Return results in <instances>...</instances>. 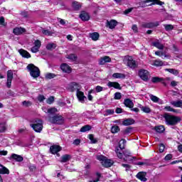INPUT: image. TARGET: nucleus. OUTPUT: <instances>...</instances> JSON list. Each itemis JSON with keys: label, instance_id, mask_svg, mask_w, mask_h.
Segmentation results:
<instances>
[{"label": "nucleus", "instance_id": "11", "mask_svg": "<svg viewBox=\"0 0 182 182\" xmlns=\"http://www.w3.org/2000/svg\"><path fill=\"white\" fill-rule=\"evenodd\" d=\"M123 154L124 156V161H133V159H136V157L132 156V153H130L129 151H124Z\"/></svg>", "mask_w": 182, "mask_h": 182}, {"label": "nucleus", "instance_id": "6", "mask_svg": "<svg viewBox=\"0 0 182 182\" xmlns=\"http://www.w3.org/2000/svg\"><path fill=\"white\" fill-rule=\"evenodd\" d=\"M149 75H150V73L146 70L141 69L139 71V77H141V79L142 80H144V82H147L149 80Z\"/></svg>", "mask_w": 182, "mask_h": 182}, {"label": "nucleus", "instance_id": "52", "mask_svg": "<svg viewBox=\"0 0 182 182\" xmlns=\"http://www.w3.org/2000/svg\"><path fill=\"white\" fill-rule=\"evenodd\" d=\"M154 66H163L164 65V63H163L161 60H156L154 62Z\"/></svg>", "mask_w": 182, "mask_h": 182}, {"label": "nucleus", "instance_id": "20", "mask_svg": "<svg viewBox=\"0 0 182 182\" xmlns=\"http://www.w3.org/2000/svg\"><path fill=\"white\" fill-rule=\"evenodd\" d=\"M18 53L22 56V58H26V59H29V58H31V54L24 49L18 50Z\"/></svg>", "mask_w": 182, "mask_h": 182}, {"label": "nucleus", "instance_id": "50", "mask_svg": "<svg viewBox=\"0 0 182 182\" xmlns=\"http://www.w3.org/2000/svg\"><path fill=\"white\" fill-rule=\"evenodd\" d=\"M164 110H166V112H173V113H177V109H174V108H172L170 106L165 107Z\"/></svg>", "mask_w": 182, "mask_h": 182}, {"label": "nucleus", "instance_id": "32", "mask_svg": "<svg viewBox=\"0 0 182 182\" xmlns=\"http://www.w3.org/2000/svg\"><path fill=\"white\" fill-rule=\"evenodd\" d=\"M149 2H153L154 4H156V5H164V3L160 1V0H145L143 1L144 4H147Z\"/></svg>", "mask_w": 182, "mask_h": 182}, {"label": "nucleus", "instance_id": "39", "mask_svg": "<svg viewBox=\"0 0 182 182\" xmlns=\"http://www.w3.org/2000/svg\"><path fill=\"white\" fill-rule=\"evenodd\" d=\"M0 174H9V169L5 166L0 168Z\"/></svg>", "mask_w": 182, "mask_h": 182}, {"label": "nucleus", "instance_id": "13", "mask_svg": "<svg viewBox=\"0 0 182 182\" xmlns=\"http://www.w3.org/2000/svg\"><path fill=\"white\" fill-rule=\"evenodd\" d=\"M60 69L61 70H63V72H64L65 73H72V68H70V66H69L68 64L66 63H63L60 65Z\"/></svg>", "mask_w": 182, "mask_h": 182}, {"label": "nucleus", "instance_id": "19", "mask_svg": "<svg viewBox=\"0 0 182 182\" xmlns=\"http://www.w3.org/2000/svg\"><path fill=\"white\" fill-rule=\"evenodd\" d=\"M122 124L123 126H132V124H134V119L132 118L125 119L122 121Z\"/></svg>", "mask_w": 182, "mask_h": 182}, {"label": "nucleus", "instance_id": "55", "mask_svg": "<svg viewBox=\"0 0 182 182\" xmlns=\"http://www.w3.org/2000/svg\"><path fill=\"white\" fill-rule=\"evenodd\" d=\"M114 99H115V100H120L122 99V93L115 92Z\"/></svg>", "mask_w": 182, "mask_h": 182}, {"label": "nucleus", "instance_id": "30", "mask_svg": "<svg viewBox=\"0 0 182 182\" xmlns=\"http://www.w3.org/2000/svg\"><path fill=\"white\" fill-rule=\"evenodd\" d=\"M100 36L99 35V33H97V32H95V33H92L90 34V38H91V39L92 41H98Z\"/></svg>", "mask_w": 182, "mask_h": 182}, {"label": "nucleus", "instance_id": "29", "mask_svg": "<svg viewBox=\"0 0 182 182\" xmlns=\"http://www.w3.org/2000/svg\"><path fill=\"white\" fill-rule=\"evenodd\" d=\"M112 77H114L115 79H125L126 75L122 73H116L112 75Z\"/></svg>", "mask_w": 182, "mask_h": 182}, {"label": "nucleus", "instance_id": "26", "mask_svg": "<svg viewBox=\"0 0 182 182\" xmlns=\"http://www.w3.org/2000/svg\"><path fill=\"white\" fill-rule=\"evenodd\" d=\"M72 159V156L69 154H65L61 156L60 163H68L69 160Z\"/></svg>", "mask_w": 182, "mask_h": 182}, {"label": "nucleus", "instance_id": "7", "mask_svg": "<svg viewBox=\"0 0 182 182\" xmlns=\"http://www.w3.org/2000/svg\"><path fill=\"white\" fill-rule=\"evenodd\" d=\"M14 79V72L11 70L7 71V82H6V87L8 89H11V86H12V80Z\"/></svg>", "mask_w": 182, "mask_h": 182}, {"label": "nucleus", "instance_id": "12", "mask_svg": "<svg viewBox=\"0 0 182 182\" xmlns=\"http://www.w3.org/2000/svg\"><path fill=\"white\" fill-rule=\"evenodd\" d=\"M127 66L131 68V69H136L137 68V63H136V61L132 57H129L127 59Z\"/></svg>", "mask_w": 182, "mask_h": 182}, {"label": "nucleus", "instance_id": "15", "mask_svg": "<svg viewBox=\"0 0 182 182\" xmlns=\"http://www.w3.org/2000/svg\"><path fill=\"white\" fill-rule=\"evenodd\" d=\"M146 172H139L136 177V178H139V180H141V181L145 182L147 181V178H146Z\"/></svg>", "mask_w": 182, "mask_h": 182}, {"label": "nucleus", "instance_id": "49", "mask_svg": "<svg viewBox=\"0 0 182 182\" xmlns=\"http://www.w3.org/2000/svg\"><path fill=\"white\" fill-rule=\"evenodd\" d=\"M56 77V75L52 73H48L46 75V79H53Z\"/></svg>", "mask_w": 182, "mask_h": 182}, {"label": "nucleus", "instance_id": "18", "mask_svg": "<svg viewBox=\"0 0 182 182\" xmlns=\"http://www.w3.org/2000/svg\"><path fill=\"white\" fill-rule=\"evenodd\" d=\"M160 25V23L159 21H156L154 23H146L143 25L144 28H147L149 29L151 28H156V26H159Z\"/></svg>", "mask_w": 182, "mask_h": 182}, {"label": "nucleus", "instance_id": "60", "mask_svg": "<svg viewBox=\"0 0 182 182\" xmlns=\"http://www.w3.org/2000/svg\"><path fill=\"white\" fill-rule=\"evenodd\" d=\"M95 91L97 92V93L103 92V87H102L100 85H97V87H95Z\"/></svg>", "mask_w": 182, "mask_h": 182}, {"label": "nucleus", "instance_id": "44", "mask_svg": "<svg viewBox=\"0 0 182 182\" xmlns=\"http://www.w3.org/2000/svg\"><path fill=\"white\" fill-rule=\"evenodd\" d=\"M164 26L167 32L174 29V26H173L171 24H164Z\"/></svg>", "mask_w": 182, "mask_h": 182}, {"label": "nucleus", "instance_id": "57", "mask_svg": "<svg viewBox=\"0 0 182 182\" xmlns=\"http://www.w3.org/2000/svg\"><path fill=\"white\" fill-rule=\"evenodd\" d=\"M42 33H43V35H46V36H52V32L49 31V30H43Z\"/></svg>", "mask_w": 182, "mask_h": 182}, {"label": "nucleus", "instance_id": "38", "mask_svg": "<svg viewBox=\"0 0 182 182\" xmlns=\"http://www.w3.org/2000/svg\"><path fill=\"white\" fill-rule=\"evenodd\" d=\"M119 132H120V128L119 127V126L115 125L112 127L111 133H113V134H114L116 133H119Z\"/></svg>", "mask_w": 182, "mask_h": 182}, {"label": "nucleus", "instance_id": "37", "mask_svg": "<svg viewBox=\"0 0 182 182\" xmlns=\"http://www.w3.org/2000/svg\"><path fill=\"white\" fill-rule=\"evenodd\" d=\"M6 132V124L5 122L0 123V133Z\"/></svg>", "mask_w": 182, "mask_h": 182}, {"label": "nucleus", "instance_id": "34", "mask_svg": "<svg viewBox=\"0 0 182 182\" xmlns=\"http://www.w3.org/2000/svg\"><path fill=\"white\" fill-rule=\"evenodd\" d=\"M163 80V77H153L151 78L152 83H162Z\"/></svg>", "mask_w": 182, "mask_h": 182}, {"label": "nucleus", "instance_id": "46", "mask_svg": "<svg viewBox=\"0 0 182 182\" xmlns=\"http://www.w3.org/2000/svg\"><path fill=\"white\" fill-rule=\"evenodd\" d=\"M56 48V44L55 43H48L46 46L47 50H52V49H55Z\"/></svg>", "mask_w": 182, "mask_h": 182}, {"label": "nucleus", "instance_id": "43", "mask_svg": "<svg viewBox=\"0 0 182 182\" xmlns=\"http://www.w3.org/2000/svg\"><path fill=\"white\" fill-rule=\"evenodd\" d=\"M56 112H58V109L56 108H50L45 111V113H49V114H54Z\"/></svg>", "mask_w": 182, "mask_h": 182}, {"label": "nucleus", "instance_id": "47", "mask_svg": "<svg viewBox=\"0 0 182 182\" xmlns=\"http://www.w3.org/2000/svg\"><path fill=\"white\" fill-rule=\"evenodd\" d=\"M88 137H89L91 143H92V144H95L97 143V139L95 138L93 134H89Z\"/></svg>", "mask_w": 182, "mask_h": 182}, {"label": "nucleus", "instance_id": "61", "mask_svg": "<svg viewBox=\"0 0 182 182\" xmlns=\"http://www.w3.org/2000/svg\"><path fill=\"white\" fill-rule=\"evenodd\" d=\"M31 51L33 53H38V52H39V48L38 47L33 46V47L31 48Z\"/></svg>", "mask_w": 182, "mask_h": 182}, {"label": "nucleus", "instance_id": "40", "mask_svg": "<svg viewBox=\"0 0 182 182\" xmlns=\"http://www.w3.org/2000/svg\"><path fill=\"white\" fill-rule=\"evenodd\" d=\"M149 97H150L151 100L152 102H154V103H159V102L160 101V98H159L158 97H156L154 95H150Z\"/></svg>", "mask_w": 182, "mask_h": 182}, {"label": "nucleus", "instance_id": "54", "mask_svg": "<svg viewBox=\"0 0 182 182\" xmlns=\"http://www.w3.org/2000/svg\"><path fill=\"white\" fill-rule=\"evenodd\" d=\"M110 114H114V109H106L105 116H110Z\"/></svg>", "mask_w": 182, "mask_h": 182}, {"label": "nucleus", "instance_id": "62", "mask_svg": "<svg viewBox=\"0 0 182 182\" xmlns=\"http://www.w3.org/2000/svg\"><path fill=\"white\" fill-rule=\"evenodd\" d=\"M164 149H166V146L163 144H160L159 145V152L163 153L164 151Z\"/></svg>", "mask_w": 182, "mask_h": 182}, {"label": "nucleus", "instance_id": "17", "mask_svg": "<svg viewBox=\"0 0 182 182\" xmlns=\"http://www.w3.org/2000/svg\"><path fill=\"white\" fill-rule=\"evenodd\" d=\"M124 105L126 107H129V109H132V107H134V103L132 100L129 98H127L124 100Z\"/></svg>", "mask_w": 182, "mask_h": 182}, {"label": "nucleus", "instance_id": "2", "mask_svg": "<svg viewBox=\"0 0 182 182\" xmlns=\"http://www.w3.org/2000/svg\"><path fill=\"white\" fill-rule=\"evenodd\" d=\"M31 124H30V127L36 133H41V132L43 130V122L42 121V119H33L31 120Z\"/></svg>", "mask_w": 182, "mask_h": 182}, {"label": "nucleus", "instance_id": "64", "mask_svg": "<svg viewBox=\"0 0 182 182\" xmlns=\"http://www.w3.org/2000/svg\"><path fill=\"white\" fill-rule=\"evenodd\" d=\"M38 102H43V100H45V96L41 95H38Z\"/></svg>", "mask_w": 182, "mask_h": 182}, {"label": "nucleus", "instance_id": "21", "mask_svg": "<svg viewBox=\"0 0 182 182\" xmlns=\"http://www.w3.org/2000/svg\"><path fill=\"white\" fill-rule=\"evenodd\" d=\"M138 107L141 109V112L144 113H151V109L147 106H143L141 104H138Z\"/></svg>", "mask_w": 182, "mask_h": 182}, {"label": "nucleus", "instance_id": "35", "mask_svg": "<svg viewBox=\"0 0 182 182\" xmlns=\"http://www.w3.org/2000/svg\"><path fill=\"white\" fill-rule=\"evenodd\" d=\"M165 70L169 73H171L172 75H175V76H177V75L179 73L178 70H176L174 68H166Z\"/></svg>", "mask_w": 182, "mask_h": 182}, {"label": "nucleus", "instance_id": "22", "mask_svg": "<svg viewBox=\"0 0 182 182\" xmlns=\"http://www.w3.org/2000/svg\"><path fill=\"white\" fill-rule=\"evenodd\" d=\"M76 95H77V97L80 100V102L83 103L85 102V99H86L83 92H81L80 90H77L76 92Z\"/></svg>", "mask_w": 182, "mask_h": 182}, {"label": "nucleus", "instance_id": "23", "mask_svg": "<svg viewBox=\"0 0 182 182\" xmlns=\"http://www.w3.org/2000/svg\"><path fill=\"white\" fill-rule=\"evenodd\" d=\"M13 159V160H16V161L18 162L23 161V157H22L21 155H18L16 154H12L10 157V159Z\"/></svg>", "mask_w": 182, "mask_h": 182}, {"label": "nucleus", "instance_id": "63", "mask_svg": "<svg viewBox=\"0 0 182 182\" xmlns=\"http://www.w3.org/2000/svg\"><path fill=\"white\" fill-rule=\"evenodd\" d=\"M57 21H58V22H59V23H60V25H66V21H65V20H63L60 18H58Z\"/></svg>", "mask_w": 182, "mask_h": 182}, {"label": "nucleus", "instance_id": "59", "mask_svg": "<svg viewBox=\"0 0 182 182\" xmlns=\"http://www.w3.org/2000/svg\"><path fill=\"white\" fill-rule=\"evenodd\" d=\"M0 25L2 26H6V23H5V18H4V16L0 17Z\"/></svg>", "mask_w": 182, "mask_h": 182}, {"label": "nucleus", "instance_id": "25", "mask_svg": "<svg viewBox=\"0 0 182 182\" xmlns=\"http://www.w3.org/2000/svg\"><path fill=\"white\" fill-rule=\"evenodd\" d=\"M80 18L82 21H89L90 19V16L87 12L83 11L80 14Z\"/></svg>", "mask_w": 182, "mask_h": 182}, {"label": "nucleus", "instance_id": "36", "mask_svg": "<svg viewBox=\"0 0 182 182\" xmlns=\"http://www.w3.org/2000/svg\"><path fill=\"white\" fill-rule=\"evenodd\" d=\"M153 46H155V48H157V49H160L161 50L164 49V46H163L160 42H154Z\"/></svg>", "mask_w": 182, "mask_h": 182}, {"label": "nucleus", "instance_id": "8", "mask_svg": "<svg viewBox=\"0 0 182 182\" xmlns=\"http://www.w3.org/2000/svg\"><path fill=\"white\" fill-rule=\"evenodd\" d=\"M62 150V147L59 145H53L50 147V151L52 154H56L58 157H60V154H59V151Z\"/></svg>", "mask_w": 182, "mask_h": 182}, {"label": "nucleus", "instance_id": "4", "mask_svg": "<svg viewBox=\"0 0 182 182\" xmlns=\"http://www.w3.org/2000/svg\"><path fill=\"white\" fill-rule=\"evenodd\" d=\"M97 160L101 161L104 167H112V166H113V161L106 159V156L103 155L97 156Z\"/></svg>", "mask_w": 182, "mask_h": 182}, {"label": "nucleus", "instance_id": "33", "mask_svg": "<svg viewBox=\"0 0 182 182\" xmlns=\"http://www.w3.org/2000/svg\"><path fill=\"white\" fill-rule=\"evenodd\" d=\"M154 130L156 133H163L166 129L164 128V126L160 125L154 127Z\"/></svg>", "mask_w": 182, "mask_h": 182}, {"label": "nucleus", "instance_id": "24", "mask_svg": "<svg viewBox=\"0 0 182 182\" xmlns=\"http://www.w3.org/2000/svg\"><path fill=\"white\" fill-rule=\"evenodd\" d=\"M109 62H112V59H110V57L105 56L100 60L99 63L100 65H105V63H109Z\"/></svg>", "mask_w": 182, "mask_h": 182}, {"label": "nucleus", "instance_id": "31", "mask_svg": "<svg viewBox=\"0 0 182 182\" xmlns=\"http://www.w3.org/2000/svg\"><path fill=\"white\" fill-rule=\"evenodd\" d=\"M90 130H92V126L85 125V126L81 127L80 132H81L82 133H86V132H90Z\"/></svg>", "mask_w": 182, "mask_h": 182}, {"label": "nucleus", "instance_id": "56", "mask_svg": "<svg viewBox=\"0 0 182 182\" xmlns=\"http://www.w3.org/2000/svg\"><path fill=\"white\" fill-rule=\"evenodd\" d=\"M42 46V43L39 40H36L34 41V46L36 48H38L40 49L41 46Z\"/></svg>", "mask_w": 182, "mask_h": 182}, {"label": "nucleus", "instance_id": "58", "mask_svg": "<svg viewBox=\"0 0 182 182\" xmlns=\"http://www.w3.org/2000/svg\"><path fill=\"white\" fill-rule=\"evenodd\" d=\"M55 102V97L51 96L47 100L48 105H52Z\"/></svg>", "mask_w": 182, "mask_h": 182}, {"label": "nucleus", "instance_id": "42", "mask_svg": "<svg viewBox=\"0 0 182 182\" xmlns=\"http://www.w3.org/2000/svg\"><path fill=\"white\" fill-rule=\"evenodd\" d=\"M171 81V78L166 77L165 78H163L162 84L164 86H167L168 83Z\"/></svg>", "mask_w": 182, "mask_h": 182}, {"label": "nucleus", "instance_id": "45", "mask_svg": "<svg viewBox=\"0 0 182 182\" xmlns=\"http://www.w3.org/2000/svg\"><path fill=\"white\" fill-rule=\"evenodd\" d=\"M67 59H70V60H77V56L75 54H70L66 56Z\"/></svg>", "mask_w": 182, "mask_h": 182}, {"label": "nucleus", "instance_id": "16", "mask_svg": "<svg viewBox=\"0 0 182 182\" xmlns=\"http://www.w3.org/2000/svg\"><path fill=\"white\" fill-rule=\"evenodd\" d=\"M107 85L108 86V87H114V89L122 90V87H120V84H119V82L109 81Z\"/></svg>", "mask_w": 182, "mask_h": 182}, {"label": "nucleus", "instance_id": "27", "mask_svg": "<svg viewBox=\"0 0 182 182\" xmlns=\"http://www.w3.org/2000/svg\"><path fill=\"white\" fill-rule=\"evenodd\" d=\"M72 6L74 11H79V9H80V8L82 7V5H80V3L77 1H74L72 4Z\"/></svg>", "mask_w": 182, "mask_h": 182}, {"label": "nucleus", "instance_id": "51", "mask_svg": "<svg viewBox=\"0 0 182 182\" xmlns=\"http://www.w3.org/2000/svg\"><path fill=\"white\" fill-rule=\"evenodd\" d=\"M120 150H121V151H120ZM120 150L117 149V150H116V154H117V157H118L119 159H123V156H124V154H123V151H122V149H120Z\"/></svg>", "mask_w": 182, "mask_h": 182}, {"label": "nucleus", "instance_id": "10", "mask_svg": "<svg viewBox=\"0 0 182 182\" xmlns=\"http://www.w3.org/2000/svg\"><path fill=\"white\" fill-rule=\"evenodd\" d=\"M26 32V29L22 27H16L13 29V33L19 36V35H22V33H25Z\"/></svg>", "mask_w": 182, "mask_h": 182}, {"label": "nucleus", "instance_id": "48", "mask_svg": "<svg viewBox=\"0 0 182 182\" xmlns=\"http://www.w3.org/2000/svg\"><path fill=\"white\" fill-rule=\"evenodd\" d=\"M96 176H97V178H95L94 180H90L88 182H98V181H100V177L102 176L100 173L97 172Z\"/></svg>", "mask_w": 182, "mask_h": 182}, {"label": "nucleus", "instance_id": "1", "mask_svg": "<svg viewBox=\"0 0 182 182\" xmlns=\"http://www.w3.org/2000/svg\"><path fill=\"white\" fill-rule=\"evenodd\" d=\"M164 119H165L166 124L168 126H176L181 120L180 117L167 113L164 114Z\"/></svg>", "mask_w": 182, "mask_h": 182}, {"label": "nucleus", "instance_id": "28", "mask_svg": "<svg viewBox=\"0 0 182 182\" xmlns=\"http://www.w3.org/2000/svg\"><path fill=\"white\" fill-rule=\"evenodd\" d=\"M171 105L174 107H182V100L171 101Z\"/></svg>", "mask_w": 182, "mask_h": 182}, {"label": "nucleus", "instance_id": "5", "mask_svg": "<svg viewBox=\"0 0 182 182\" xmlns=\"http://www.w3.org/2000/svg\"><path fill=\"white\" fill-rule=\"evenodd\" d=\"M49 122L53 123V124H63V117L59 115L49 117Z\"/></svg>", "mask_w": 182, "mask_h": 182}, {"label": "nucleus", "instance_id": "53", "mask_svg": "<svg viewBox=\"0 0 182 182\" xmlns=\"http://www.w3.org/2000/svg\"><path fill=\"white\" fill-rule=\"evenodd\" d=\"M22 105L24 106V107H30V106H32V102H31V101H23L22 102Z\"/></svg>", "mask_w": 182, "mask_h": 182}, {"label": "nucleus", "instance_id": "14", "mask_svg": "<svg viewBox=\"0 0 182 182\" xmlns=\"http://www.w3.org/2000/svg\"><path fill=\"white\" fill-rule=\"evenodd\" d=\"M117 26V21L116 20H111L107 21V28L109 29H114Z\"/></svg>", "mask_w": 182, "mask_h": 182}, {"label": "nucleus", "instance_id": "9", "mask_svg": "<svg viewBox=\"0 0 182 182\" xmlns=\"http://www.w3.org/2000/svg\"><path fill=\"white\" fill-rule=\"evenodd\" d=\"M68 89L69 90H70V92H75V91L77 92V90H80V85L73 82L68 85Z\"/></svg>", "mask_w": 182, "mask_h": 182}, {"label": "nucleus", "instance_id": "3", "mask_svg": "<svg viewBox=\"0 0 182 182\" xmlns=\"http://www.w3.org/2000/svg\"><path fill=\"white\" fill-rule=\"evenodd\" d=\"M27 69L30 72L31 76L34 77V79L41 76V71L38 67L35 66V65L29 64L27 66Z\"/></svg>", "mask_w": 182, "mask_h": 182}, {"label": "nucleus", "instance_id": "41", "mask_svg": "<svg viewBox=\"0 0 182 182\" xmlns=\"http://www.w3.org/2000/svg\"><path fill=\"white\" fill-rule=\"evenodd\" d=\"M126 143H127L126 139H121L119 144V147L121 150H123V149H124V146H126Z\"/></svg>", "mask_w": 182, "mask_h": 182}]
</instances>
